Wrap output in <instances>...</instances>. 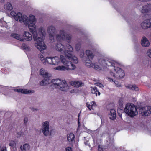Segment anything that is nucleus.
Instances as JSON below:
<instances>
[{"mask_svg": "<svg viewBox=\"0 0 151 151\" xmlns=\"http://www.w3.org/2000/svg\"><path fill=\"white\" fill-rule=\"evenodd\" d=\"M84 55V50H81V54L80 55V57L81 58H83V57Z\"/></svg>", "mask_w": 151, "mask_h": 151, "instance_id": "nucleus-42", "label": "nucleus"}, {"mask_svg": "<svg viewBox=\"0 0 151 151\" xmlns=\"http://www.w3.org/2000/svg\"><path fill=\"white\" fill-rule=\"evenodd\" d=\"M16 142L13 140L10 141L9 143V146L14 148L16 147Z\"/></svg>", "mask_w": 151, "mask_h": 151, "instance_id": "nucleus-32", "label": "nucleus"}, {"mask_svg": "<svg viewBox=\"0 0 151 151\" xmlns=\"http://www.w3.org/2000/svg\"><path fill=\"white\" fill-rule=\"evenodd\" d=\"M45 62L46 65L47 63L50 64H52V57H47L45 59Z\"/></svg>", "mask_w": 151, "mask_h": 151, "instance_id": "nucleus-28", "label": "nucleus"}, {"mask_svg": "<svg viewBox=\"0 0 151 151\" xmlns=\"http://www.w3.org/2000/svg\"><path fill=\"white\" fill-rule=\"evenodd\" d=\"M10 15L16 21L19 20L21 22H23L25 25H28L29 30L32 34L34 41L36 42L35 44V46L41 53H43L44 50L46 48V45L44 44L42 37L45 36V31L44 28L40 27L38 29L40 37L38 36L35 24L36 22L35 16L31 15L28 17L26 15H22L20 12L17 14L13 11L11 12Z\"/></svg>", "mask_w": 151, "mask_h": 151, "instance_id": "nucleus-1", "label": "nucleus"}, {"mask_svg": "<svg viewBox=\"0 0 151 151\" xmlns=\"http://www.w3.org/2000/svg\"><path fill=\"white\" fill-rule=\"evenodd\" d=\"M151 68V62L149 65V68Z\"/></svg>", "mask_w": 151, "mask_h": 151, "instance_id": "nucleus-53", "label": "nucleus"}, {"mask_svg": "<svg viewBox=\"0 0 151 151\" xmlns=\"http://www.w3.org/2000/svg\"><path fill=\"white\" fill-rule=\"evenodd\" d=\"M56 39L58 41H61L66 40L67 42L69 43L70 42L71 37L70 35H66L65 32L63 30H60L59 34L56 35Z\"/></svg>", "mask_w": 151, "mask_h": 151, "instance_id": "nucleus-7", "label": "nucleus"}, {"mask_svg": "<svg viewBox=\"0 0 151 151\" xmlns=\"http://www.w3.org/2000/svg\"><path fill=\"white\" fill-rule=\"evenodd\" d=\"M124 112L129 116L132 117L138 113L137 107L133 104H127L124 109Z\"/></svg>", "mask_w": 151, "mask_h": 151, "instance_id": "nucleus-5", "label": "nucleus"}, {"mask_svg": "<svg viewBox=\"0 0 151 151\" xmlns=\"http://www.w3.org/2000/svg\"><path fill=\"white\" fill-rule=\"evenodd\" d=\"M66 48L68 50L65 49L64 46L61 43H59L56 45V50L57 51L63 53L66 57L68 60L72 61L74 63H78L77 58L70 53V52L73 51V49L71 46L68 44L66 46Z\"/></svg>", "mask_w": 151, "mask_h": 151, "instance_id": "nucleus-2", "label": "nucleus"}, {"mask_svg": "<svg viewBox=\"0 0 151 151\" xmlns=\"http://www.w3.org/2000/svg\"><path fill=\"white\" fill-rule=\"evenodd\" d=\"M81 48V44L80 43H78L76 44L75 46V48L77 51H79Z\"/></svg>", "mask_w": 151, "mask_h": 151, "instance_id": "nucleus-36", "label": "nucleus"}, {"mask_svg": "<svg viewBox=\"0 0 151 151\" xmlns=\"http://www.w3.org/2000/svg\"><path fill=\"white\" fill-rule=\"evenodd\" d=\"M150 62L149 60H146L143 61V65L145 67L147 68H149V65Z\"/></svg>", "mask_w": 151, "mask_h": 151, "instance_id": "nucleus-31", "label": "nucleus"}, {"mask_svg": "<svg viewBox=\"0 0 151 151\" xmlns=\"http://www.w3.org/2000/svg\"><path fill=\"white\" fill-rule=\"evenodd\" d=\"M75 137L74 134L70 133L67 135V140L69 142H72L74 140Z\"/></svg>", "mask_w": 151, "mask_h": 151, "instance_id": "nucleus-22", "label": "nucleus"}, {"mask_svg": "<svg viewBox=\"0 0 151 151\" xmlns=\"http://www.w3.org/2000/svg\"><path fill=\"white\" fill-rule=\"evenodd\" d=\"M138 0L139 1H140L141 2H147V1H148L150 0Z\"/></svg>", "mask_w": 151, "mask_h": 151, "instance_id": "nucleus-50", "label": "nucleus"}, {"mask_svg": "<svg viewBox=\"0 0 151 151\" xmlns=\"http://www.w3.org/2000/svg\"><path fill=\"white\" fill-rule=\"evenodd\" d=\"M14 91L15 92L25 94L33 93L34 92V90L26 89H14Z\"/></svg>", "mask_w": 151, "mask_h": 151, "instance_id": "nucleus-13", "label": "nucleus"}, {"mask_svg": "<svg viewBox=\"0 0 151 151\" xmlns=\"http://www.w3.org/2000/svg\"><path fill=\"white\" fill-rule=\"evenodd\" d=\"M96 86H99L100 88H102L103 87V85L99 83H96Z\"/></svg>", "mask_w": 151, "mask_h": 151, "instance_id": "nucleus-43", "label": "nucleus"}, {"mask_svg": "<svg viewBox=\"0 0 151 151\" xmlns=\"http://www.w3.org/2000/svg\"><path fill=\"white\" fill-rule=\"evenodd\" d=\"M4 9L7 12L10 11L13 9L12 4L9 2L7 3L4 5Z\"/></svg>", "mask_w": 151, "mask_h": 151, "instance_id": "nucleus-19", "label": "nucleus"}, {"mask_svg": "<svg viewBox=\"0 0 151 151\" xmlns=\"http://www.w3.org/2000/svg\"><path fill=\"white\" fill-rule=\"evenodd\" d=\"M91 88H92L91 91V93L93 94H95L96 96H97V92H98V90L97 89V88L96 87L92 88L91 86Z\"/></svg>", "mask_w": 151, "mask_h": 151, "instance_id": "nucleus-34", "label": "nucleus"}, {"mask_svg": "<svg viewBox=\"0 0 151 151\" xmlns=\"http://www.w3.org/2000/svg\"><path fill=\"white\" fill-rule=\"evenodd\" d=\"M85 65L86 66L88 67H91L93 66V64L89 59H87L86 60Z\"/></svg>", "mask_w": 151, "mask_h": 151, "instance_id": "nucleus-29", "label": "nucleus"}, {"mask_svg": "<svg viewBox=\"0 0 151 151\" xmlns=\"http://www.w3.org/2000/svg\"><path fill=\"white\" fill-rule=\"evenodd\" d=\"M92 67L97 70H99L101 69L99 65L96 64H93V66Z\"/></svg>", "mask_w": 151, "mask_h": 151, "instance_id": "nucleus-39", "label": "nucleus"}, {"mask_svg": "<svg viewBox=\"0 0 151 151\" xmlns=\"http://www.w3.org/2000/svg\"><path fill=\"white\" fill-rule=\"evenodd\" d=\"M107 142V144L110 146L112 145L113 142V138H108L106 140Z\"/></svg>", "mask_w": 151, "mask_h": 151, "instance_id": "nucleus-33", "label": "nucleus"}, {"mask_svg": "<svg viewBox=\"0 0 151 151\" xmlns=\"http://www.w3.org/2000/svg\"><path fill=\"white\" fill-rule=\"evenodd\" d=\"M11 36L17 40L21 41H23V39L21 35L17 33H12L11 34Z\"/></svg>", "mask_w": 151, "mask_h": 151, "instance_id": "nucleus-18", "label": "nucleus"}, {"mask_svg": "<svg viewBox=\"0 0 151 151\" xmlns=\"http://www.w3.org/2000/svg\"><path fill=\"white\" fill-rule=\"evenodd\" d=\"M47 31L49 34L50 39L52 42H53L54 41V36L56 33L55 27L52 26H50L47 28Z\"/></svg>", "mask_w": 151, "mask_h": 151, "instance_id": "nucleus-11", "label": "nucleus"}, {"mask_svg": "<svg viewBox=\"0 0 151 151\" xmlns=\"http://www.w3.org/2000/svg\"><path fill=\"white\" fill-rule=\"evenodd\" d=\"M66 151H72V148L69 147H67L66 148Z\"/></svg>", "mask_w": 151, "mask_h": 151, "instance_id": "nucleus-46", "label": "nucleus"}, {"mask_svg": "<svg viewBox=\"0 0 151 151\" xmlns=\"http://www.w3.org/2000/svg\"><path fill=\"white\" fill-rule=\"evenodd\" d=\"M97 93H98V95L99 96L100 95V93L99 91H98V92H97Z\"/></svg>", "mask_w": 151, "mask_h": 151, "instance_id": "nucleus-54", "label": "nucleus"}, {"mask_svg": "<svg viewBox=\"0 0 151 151\" xmlns=\"http://www.w3.org/2000/svg\"><path fill=\"white\" fill-rule=\"evenodd\" d=\"M22 39L23 41L25 40L27 41H30L32 39V35L29 32L24 31L23 34Z\"/></svg>", "mask_w": 151, "mask_h": 151, "instance_id": "nucleus-12", "label": "nucleus"}, {"mask_svg": "<svg viewBox=\"0 0 151 151\" xmlns=\"http://www.w3.org/2000/svg\"><path fill=\"white\" fill-rule=\"evenodd\" d=\"M32 110L34 111H37L38 110V109L36 108H33Z\"/></svg>", "mask_w": 151, "mask_h": 151, "instance_id": "nucleus-51", "label": "nucleus"}, {"mask_svg": "<svg viewBox=\"0 0 151 151\" xmlns=\"http://www.w3.org/2000/svg\"><path fill=\"white\" fill-rule=\"evenodd\" d=\"M115 83L116 85V86H117L118 87H119L121 85L119 84H117V83H118V82L116 81H115L114 82Z\"/></svg>", "mask_w": 151, "mask_h": 151, "instance_id": "nucleus-49", "label": "nucleus"}, {"mask_svg": "<svg viewBox=\"0 0 151 151\" xmlns=\"http://www.w3.org/2000/svg\"><path fill=\"white\" fill-rule=\"evenodd\" d=\"M22 47L26 50L29 51L30 49L29 47L25 44H22Z\"/></svg>", "mask_w": 151, "mask_h": 151, "instance_id": "nucleus-35", "label": "nucleus"}, {"mask_svg": "<svg viewBox=\"0 0 151 151\" xmlns=\"http://www.w3.org/2000/svg\"><path fill=\"white\" fill-rule=\"evenodd\" d=\"M93 104H91V105L89 104L88 103H86V106H87L90 110L91 109H93L92 107L94 106V102H93Z\"/></svg>", "mask_w": 151, "mask_h": 151, "instance_id": "nucleus-37", "label": "nucleus"}, {"mask_svg": "<svg viewBox=\"0 0 151 151\" xmlns=\"http://www.w3.org/2000/svg\"><path fill=\"white\" fill-rule=\"evenodd\" d=\"M141 42L142 46L144 47H147L150 45L149 40L145 36L143 37L141 39Z\"/></svg>", "mask_w": 151, "mask_h": 151, "instance_id": "nucleus-14", "label": "nucleus"}, {"mask_svg": "<svg viewBox=\"0 0 151 151\" xmlns=\"http://www.w3.org/2000/svg\"><path fill=\"white\" fill-rule=\"evenodd\" d=\"M139 113L144 116H148L151 113V107L147 106L142 107L139 109Z\"/></svg>", "mask_w": 151, "mask_h": 151, "instance_id": "nucleus-9", "label": "nucleus"}, {"mask_svg": "<svg viewBox=\"0 0 151 151\" xmlns=\"http://www.w3.org/2000/svg\"><path fill=\"white\" fill-rule=\"evenodd\" d=\"M40 74L44 77H47L48 76V73L45 71L43 69H41L40 71Z\"/></svg>", "mask_w": 151, "mask_h": 151, "instance_id": "nucleus-26", "label": "nucleus"}, {"mask_svg": "<svg viewBox=\"0 0 151 151\" xmlns=\"http://www.w3.org/2000/svg\"><path fill=\"white\" fill-rule=\"evenodd\" d=\"M147 22L146 21V20H144L141 24V26L142 28L143 29H147L148 28H149V27L148 25Z\"/></svg>", "mask_w": 151, "mask_h": 151, "instance_id": "nucleus-27", "label": "nucleus"}, {"mask_svg": "<svg viewBox=\"0 0 151 151\" xmlns=\"http://www.w3.org/2000/svg\"><path fill=\"white\" fill-rule=\"evenodd\" d=\"M60 58L62 62L65 66H58L55 68V69L57 70L62 71H65L69 70H74L76 68V66L72 63V62L74 63L72 61H68L63 55L60 56Z\"/></svg>", "mask_w": 151, "mask_h": 151, "instance_id": "nucleus-4", "label": "nucleus"}, {"mask_svg": "<svg viewBox=\"0 0 151 151\" xmlns=\"http://www.w3.org/2000/svg\"><path fill=\"white\" fill-rule=\"evenodd\" d=\"M86 54L89 58L93 59L94 56V55L92 52L88 50L86 51Z\"/></svg>", "mask_w": 151, "mask_h": 151, "instance_id": "nucleus-24", "label": "nucleus"}, {"mask_svg": "<svg viewBox=\"0 0 151 151\" xmlns=\"http://www.w3.org/2000/svg\"><path fill=\"white\" fill-rule=\"evenodd\" d=\"M99 63L101 65H103L105 67L114 66L115 65H116L117 64V63L115 61H109L107 60L102 58L99 60Z\"/></svg>", "mask_w": 151, "mask_h": 151, "instance_id": "nucleus-10", "label": "nucleus"}, {"mask_svg": "<svg viewBox=\"0 0 151 151\" xmlns=\"http://www.w3.org/2000/svg\"><path fill=\"white\" fill-rule=\"evenodd\" d=\"M1 150L2 151H7L6 148L5 147H2L1 148Z\"/></svg>", "mask_w": 151, "mask_h": 151, "instance_id": "nucleus-48", "label": "nucleus"}, {"mask_svg": "<svg viewBox=\"0 0 151 151\" xmlns=\"http://www.w3.org/2000/svg\"><path fill=\"white\" fill-rule=\"evenodd\" d=\"M49 126V123L48 121H46L42 123V127L41 129V131L45 136H47L49 135L51 136L52 135V130L50 132Z\"/></svg>", "mask_w": 151, "mask_h": 151, "instance_id": "nucleus-8", "label": "nucleus"}, {"mask_svg": "<svg viewBox=\"0 0 151 151\" xmlns=\"http://www.w3.org/2000/svg\"><path fill=\"white\" fill-rule=\"evenodd\" d=\"M109 117L112 120L115 119L116 117V111L114 109H111L110 110V112L109 114Z\"/></svg>", "mask_w": 151, "mask_h": 151, "instance_id": "nucleus-17", "label": "nucleus"}, {"mask_svg": "<svg viewBox=\"0 0 151 151\" xmlns=\"http://www.w3.org/2000/svg\"><path fill=\"white\" fill-rule=\"evenodd\" d=\"M28 121V119L27 117H25L24 119V124L26 125Z\"/></svg>", "mask_w": 151, "mask_h": 151, "instance_id": "nucleus-44", "label": "nucleus"}, {"mask_svg": "<svg viewBox=\"0 0 151 151\" xmlns=\"http://www.w3.org/2000/svg\"><path fill=\"white\" fill-rule=\"evenodd\" d=\"M72 85L74 86L78 87L80 86H83L84 85V83L81 81H76L72 83Z\"/></svg>", "mask_w": 151, "mask_h": 151, "instance_id": "nucleus-21", "label": "nucleus"}, {"mask_svg": "<svg viewBox=\"0 0 151 151\" xmlns=\"http://www.w3.org/2000/svg\"><path fill=\"white\" fill-rule=\"evenodd\" d=\"M50 86L62 91H68L69 86L65 80H61L58 78L53 79L51 80Z\"/></svg>", "mask_w": 151, "mask_h": 151, "instance_id": "nucleus-3", "label": "nucleus"}, {"mask_svg": "<svg viewBox=\"0 0 151 151\" xmlns=\"http://www.w3.org/2000/svg\"><path fill=\"white\" fill-rule=\"evenodd\" d=\"M151 10V4H147L142 7V9L141 11V12L143 13L148 12Z\"/></svg>", "mask_w": 151, "mask_h": 151, "instance_id": "nucleus-16", "label": "nucleus"}, {"mask_svg": "<svg viewBox=\"0 0 151 151\" xmlns=\"http://www.w3.org/2000/svg\"><path fill=\"white\" fill-rule=\"evenodd\" d=\"M85 144L86 145V143H85Z\"/></svg>", "mask_w": 151, "mask_h": 151, "instance_id": "nucleus-56", "label": "nucleus"}, {"mask_svg": "<svg viewBox=\"0 0 151 151\" xmlns=\"http://www.w3.org/2000/svg\"><path fill=\"white\" fill-rule=\"evenodd\" d=\"M60 60L61 59H60L58 57H52V65H58Z\"/></svg>", "mask_w": 151, "mask_h": 151, "instance_id": "nucleus-20", "label": "nucleus"}, {"mask_svg": "<svg viewBox=\"0 0 151 151\" xmlns=\"http://www.w3.org/2000/svg\"><path fill=\"white\" fill-rule=\"evenodd\" d=\"M98 151H103V148L100 145H99L98 147Z\"/></svg>", "mask_w": 151, "mask_h": 151, "instance_id": "nucleus-45", "label": "nucleus"}, {"mask_svg": "<svg viewBox=\"0 0 151 151\" xmlns=\"http://www.w3.org/2000/svg\"><path fill=\"white\" fill-rule=\"evenodd\" d=\"M38 57L40 60L41 62L44 65L46 64L45 62V58H44V56L41 54H39L38 55Z\"/></svg>", "mask_w": 151, "mask_h": 151, "instance_id": "nucleus-30", "label": "nucleus"}, {"mask_svg": "<svg viewBox=\"0 0 151 151\" xmlns=\"http://www.w3.org/2000/svg\"><path fill=\"white\" fill-rule=\"evenodd\" d=\"M147 55L150 58H151V49H149L147 51Z\"/></svg>", "mask_w": 151, "mask_h": 151, "instance_id": "nucleus-40", "label": "nucleus"}, {"mask_svg": "<svg viewBox=\"0 0 151 151\" xmlns=\"http://www.w3.org/2000/svg\"><path fill=\"white\" fill-rule=\"evenodd\" d=\"M119 64L117 63L116 65L112 66L114 70L111 71L110 74L116 79H121L123 78L125 75L124 71L121 68L117 67Z\"/></svg>", "mask_w": 151, "mask_h": 151, "instance_id": "nucleus-6", "label": "nucleus"}, {"mask_svg": "<svg viewBox=\"0 0 151 151\" xmlns=\"http://www.w3.org/2000/svg\"><path fill=\"white\" fill-rule=\"evenodd\" d=\"M126 87L130 89L135 91H138L139 90V88L135 85H129L126 86Z\"/></svg>", "mask_w": 151, "mask_h": 151, "instance_id": "nucleus-23", "label": "nucleus"}, {"mask_svg": "<svg viewBox=\"0 0 151 151\" xmlns=\"http://www.w3.org/2000/svg\"><path fill=\"white\" fill-rule=\"evenodd\" d=\"M23 133V132H17V137L19 138L21 137Z\"/></svg>", "mask_w": 151, "mask_h": 151, "instance_id": "nucleus-41", "label": "nucleus"}, {"mask_svg": "<svg viewBox=\"0 0 151 151\" xmlns=\"http://www.w3.org/2000/svg\"><path fill=\"white\" fill-rule=\"evenodd\" d=\"M146 21L147 22V24L150 28L151 27V18L150 19H147L146 20Z\"/></svg>", "mask_w": 151, "mask_h": 151, "instance_id": "nucleus-38", "label": "nucleus"}, {"mask_svg": "<svg viewBox=\"0 0 151 151\" xmlns=\"http://www.w3.org/2000/svg\"><path fill=\"white\" fill-rule=\"evenodd\" d=\"M20 149L22 151H26L29 149V145L28 144H25L20 146Z\"/></svg>", "mask_w": 151, "mask_h": 151, "instance_id": "nucleus-25", "label": "nucleus"}, {"mask_svg": "<svg viewBox=\"0 0 151 151\" xmlns=\"http://www.w3.org/2000/svg\"><path fill=\"white\" fill-rule=\"evenodd\" d=\"M78 126H80V122H79V118H78Z\"/></svg>", "mask_w": 151, "mask_h": 151, "instance_id": "nucleus-52", "label": "nucleus"}, {"mask_svg": "<svg viewBox=\"0 0 151 151\" xmlns=\"http://www.w3.org/2000/svg\"><path fill=\"white\" fill-rule=\"evenodd\" d=\"M122 99H120L119 100V104L121 106H122V105H123L122 103Z\"/></svg>", "mask_w": 151, "mask_h": 151, "instance_id": "nucleus-47", "label": "nucleus"}, {"mask_svg": "<svg viewBox=\"0 0 151 151\" xmlns=\"http://www.w3.org/2000/svg\"><path fill=\"white\" fill-rule=\"evenodd\" d=\"M51 83V81H50V78L48 76L47 77H45L40 82V85L42 86H46L50 84Z\"/></svg>", "mask_w": 151, "mask_h": 151, "instance_id": "nucleus-15", "label": "nucleus"}, {"mask_svg": "<svg viewBox=\"0 0 151 151\" xmlns=\"http://www.w3.org/2000/svg\"><path fill=\"white\" fill-rule=\"evenodd\" d=\"M4 2V0H3V1H1V2Z\"/></svg>", "mask_w": 151, "mask_h": 151, "instance_id": "nucleus-55", "label": "nucleus"}]
</instances>
